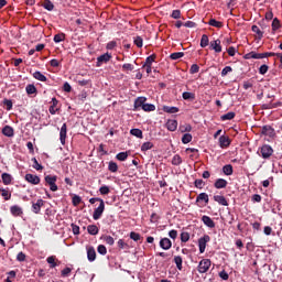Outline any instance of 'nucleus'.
I'll return each mask as SVG.
<instances>
[{
    "instance_id": "nucleus-18",
    "label": "nucleus",
    "mask_w": 282,
    "mask_h": 282,
    "mask_svg": "<svg viewBox=\"0 0 282 282\" xmlns=\"http://www.w3.org/2000/svg\"><path fill=\"white\" fill-rule=\"evenodd\" d=\"M202 221L205 226H207V228H215V221L213 218H210V216H203Z\"/></svg>"
},
{
    "instance_id": "nucleus-48",
    "label": "nucleus",
    "mask_w": 282,
    "mask_h": 282,
    "mask_svg": "<svg viewBox=\"0 0 282 282\" xmlns=\"http://www.w3.org/2000/svg\"><path fill=\"white\" fill-rule=\"evenodd\" d=\"M154 61H155V55H150L147 57L143 66H151L153 65Z\"/></svg>"
},
{
    "instance_id": "nucleus-64",
    "label": "nucleus",
    "mask_w": 282,
    "mask_h": 282,
    "mask_svg": "<svg viewBox=\"0 0 282 282\" xmlns=\"http://www.w3.org/2000/svg\"><path fill=\"white\" fill-rule=\"evenodd\" d=\"M72 274V268L66 267L64 270H62V276H69Z\"/></svg>"
},
{
    "instance_id": "nucleus-10",
    "label": "nucleus",
    "mask_w": 282,
    "mask_h": 282,
    "mask_svg": "<svg viewBox=\"0 0 282 282\" xmlns=\"http://www.w3.org/2000/svg\"><path fill=\"white\" fill-rule=\"evenodd\" d=\"M245 58L247 61H250V58L261 59V58H268V54H261L256 52H250L245 55Z\"/></svg>"
},
{
    "instance_id": "nucleus-56",
    "label": "nucleus",
    "mask_w": 282,
    "mask_h": 282,
    "mask_svg": "<svg viewBox=\"0 0 282 282\" xmlns=\"http://www.w3.org/2000/svg\"><path fill=\"white\" fill-rule=\"evenodd\" d=\"M188 239H191V236L188 235V232H182L181 234V241L183 243H186V241H188Z\"/></svg>"
},
{
    "instance_id": "nucleus-60",
    "label": "nucleus",
    "mask_w": 282,
    "mask_h": 282,
    "mask_svg": "<svg viewBox=\"0 0 282 282\" xmlns=\"http://www.w3.org/2000/svg\"><path fill=\"white\" fill-rule=\"evenodd\" d=\"M122 69L123 72H133L134 67L132 64H123Z\"/></svg>"
},
{
    "instance_id": "nucleus-19",
    "label": "nucleus",
    "mask_w": 282,
    "mask_h": 282,
    "mask_svg": "<svg viewBox=\"0 0 282 282\" xmlns=\"http://www.w3.org/2000/svg\"><path fill=\"white\" fill-rule=\"evenodd\" d=\"M251 30L256 34V39L258 41H261V39H263V31H261V28H259L258 25H252Z\"/></svg>"
},
{
    "instance_id": "nucleus-27",
    "label": "nucleus",
    "mask_w": 282,
    "mask_h": 282,
    "mask_svg": "<svg viewBox=\"0 0 282 282\" xmlns=\"http://www.w3.org/2000/svg\"><path fill=\"white\" fill-rule=\"evenodd\" d=\"M272 33L275 34L276 30L281 28V21L278 18H274L271 24Z\"/></svg>"
},
{
    "instance_id": "nucleus-1",
    "label": "nucleus",
    "mask_w": 282,
    "mask_h": 282,
    "mask_svg": "<svg viewBox=\"0 0 282 282\" xmlns=\"http://www.w3.org/2000/svg\"><path fill=\"white\" fill-rule=\"evenodd\" d=\"M210 259H203L200 260L199 264H198V272L199 274H206V272H208V270H210Z\"/></svg>"
},
{
    "instance_id": "nucleus-7",
    "label": "nucleus",
    "mask_w": 282,
    "mask_h": 282,
    "mask_svg": "<svg viewBox=\"0 0 282 282\" xmlns=\"http://www.w3.org/2000/svg\"><path fill=\"white\" fill-rule=\"evenodd\" d=\"M262 135H268L269 138H274L276 135V132H274V128L271 126H263L261 129Z\"/></svg>"
},
{
    "instance_id": "nucleus-59",
    "label": "nucleus",
    "mask_w": 282,
    "mask_h": 282,
    "mask_svg": "<svg viewBox=\"0 0 282 282\" xmlns=\"http://www.w3.org/2000/svg\"><path fill=\"white\" fill-rule=\"evenodd\" d=\"M230 72H232V67L230 66H226L225 68H223L221 70V76H228V74H230Z\"/></svg>"
},
{
    "instance_id": "nucleus-30",
    "label": "nucleus",
    "mask_w": 282,
    "mask_h": 282,
    "mask_svg": "<svg viewBox=\"0 0 282 282\" xmlns=\"http://www.w3.org/2000/svg\"><path fill=\"white\" fill-rule=\"evenodd\" d=\"M163 111H165V113H177V111H180V108L171 107V106H164Z\"/></svg>"
},
{
    "instance_id": "nucleus-33",
    "label": "nucleus",
    "mask_w": 282,
    "mask_h": 282,
    "mask_svg": "<svg viewBox=\"0 0 282 282\" xmlns=\"http://www.w3.org/2000/svg\"><path fill=\"white\" fill-rule=\"evenodd\" d=\"M182 98L183 100H195V94L194 93H188V91H185L182 94Z\"/></svg>"
},
{
    "instance_id": "nucleus-21",
    "label": "nucleus",
    "mask_w": 282,
    "mask_h": 282,
    "mask_svg": "<svg viewBox=\"0 0 282 282\" xmlns=\"http://www.w3.org/2000/svg\"><path fill=\"white\" fill-rule=\"evenodd\" d=\"M215 188H226V186H228V181L224 180V178H218L216 180V182L214 183Z\"/></svg>"
},
{
    "instance_id": "nucleus-61",
    "label": "nucleus",
    "mask_w": 282,
    "mask_h": 282,
    "mask_svg": "<svg viewBox=\"0 0 282 282\" xmlns=\"http://www.w3.org/2000/svg\"><path fill=\"white\" fill-rule=\"evenodd\" d=\"M134 45H137V47H142V45H143L142 37H140V36L134 37Z\"/></svg>"
},
{
    "instance_id": "nucleus-53",
    "label": "nucleus",
    "mask_w": 282,
    "mask_h": 282,
    "mask_svg": "<svg viewBox=\"0 0 282 282\" xmlns=\"http://www.w3.org/2000/svg\"><path fill=\"white\" fill-rule=\"evenodd\" d=\"M65 39V33H59L54 36V43H61Z\"/></svg>"
},
{
    "instance_id": "nucleus-5",
    "label": "nucleus",
    "mask_w": 282,
    "mask_h": 282,
    "mask_svg": "<svg viewBox=\"0 0 282 282\" xmlns=\"http://www.w3.org/2000/svg\"><path fill=\"white\" fill-rule=\"evenodd\" d=\"M104 213H105V200H101L99 206L95 209V212L93 214V218L95 220H98V219H100V217H102Z\"/></svg>"
},
{
    "instance_id": "nucleus-32",
    "label": "nucleus",
    "mask_w": 282,
    "mask_h": 282,
    "mask_svg": "<svg viewBox=\"0 0 282 282\" xmlns=\"http://www.w3.org/2000/svg\"><path fill=\"white\" fill-rule=\"evenodd\" d=\"M130 134L134 135V138H139L140 140H142L143 135H142V130L134 128L130 130Z\"/></svg>"
},
{
    "instance_id": "nucleus-16",
    "label": "nucleus",
    "mask_w": 282,
    "mask_h": 282,
    "mask_svg": "<svg viewBox=\"0 0 282 282\" xmlns=\"http://www.w3.org/2000/svg\"><path fill=\"white\" fill-rule=\"evenodd\" d=\"M147 102V99L145 97H138L135 100H134V111H138L140 108L143 109L144 105Z\"/></svg>"
},
{
    "instance_id": "nucleus-51",
    "label": "nucleus",
    "mask_w": 282,
    "mask_h": 282,
    "mask_svg": "<svg viewBox=\"0 0 282 282\" xmlns=\"http://www.w3.org/2000/svg\"><path fill=\"white\" fill-rule=\"evenodd\" d=\"M47 263H50V268H56V258L54 256H51L46 259Z\"/></svg>"
},
{
    "instance_id": "nucleus-37",
    "label": "nucleus",
    "mask_w": 282,
    "mask_h": 282,
    "mask_svg": "<svg viewBox=\"0 0 282 282\" xmlns=\"http://www.w3.org/2000/svg\"><path fill=\"white\" fill-rule=\"evenodd\" d=\"M172 164L174 166H180V164H182V156H180V154H175L172 159Z\"/></svg>"
},
{
    "instance_id": "nucleus-11",
    "label": "nucleus",
    "mask_w": 282,
    "mask_h": 282,
    "mask_svg": "<svg viewBox=\"0 0 282 282\" xmlns=\"http://www.w3.org/2000/svg\"><path fill=\"white\" fill-rule=\"evenodd\" d=\"M67 139V123H63L59 131V142L65 145V140Z\"/></svg>"
},
{
    "instance_id": "nucleus-40",
    "label": "nucleus",
    "mask_w": 282,
    "mask_h": 282,
    "mask_svg": "<svg viewBox=\"0 0 282 282\" xmlns=\"http://www.w3.org/2000/svg\"><path fill=\"white\" fill-rule=\"evenodd\" d=\"M235 116H236L235 112H227L220 117V120L223 121L232 120L235 119Z\"/></svg>"
},
{
    "instance_id": "nucleus-4",
    "label": "nucleus",
    "mask_w": 282,
    "mask_h": 282,
    "mask_svg": "<svg viewBox=\"0 0 282 282\" xmlns=\"http://www.w3.org/2000/svg\"><path fill=\"white\" fill-rule=\"evenodd\" d=\"M208 241H210V236L208 235H205L204 237L198 239V248L200 254H204V252H206V243H208Z\"/></svg>"
},
{
    "instance_id": "nucleus-31",
    "label": "nucleus",
    "mask_w": 282,
    "mask_h": 282,
    "mask_svg": "<svg viewBox=\"0 0 282 282\" xmlns=\"http://www.w3.org/2000/svg\"><path fill=\"white\" fill-rule=\"evenodd\" d=\"M33 77L36 79V80H40L41 83H45L47 80V77H45V75H43L41 72H35L33 74Z\"/></svg>"
},
{
    "instance_id": "nucleus-8",
    "label": "nucleus",
    "mask_w": 282,
    "mask_h": 282,
    "mask_svg": "<svg viewBox=\"0 0 282 282\" xmlns=\"http://www.w3.org/2000/svg\"><path fill=\"white\" fill-rule=\"evenodd\" d=\"M24 180L29 182V184H33L34 186H36L37 184H41V177L34 174H26Z\"/></svg>"
},
{
    "instance_id": "nucleus-39",
    "label": "nucleus",
    "mask_w": 282,
    "mask_h": 282,
    "mask_svg": "<svg viewBox=\"0 0 282 282\" xmlns=\"http://www.w3.org/2000/svg\"><path fill=\"white\" fill-rule=\"evenodd\" d=\"M108 170L111 173H118V163H116L113 161L109 162Z\"/></svg>"
},
{
    "instance_id": "nucleus-26",
    "label": "nucleus",
    "mask_w": 282,
    "mask_h": 282,
    "mask_svg": "<svg viewBox=\"0 0 282 282\" xmlns=\"http://www.w3.org/2000/svg\"><path fill=\"white\" fill-rule=\"evenodd\" d=\"M0 195L1 197H3L6 202L10 200V198L12 197V194L10 193V191L6 188H0Z\"/></svg>"
},
{
    "instance_id": "nucleus-34",
    "label": "nucleus",
    "mask_w": 282,
    "mask_h": 282,
    "mask_svg": "<svg viewBox=\"0 0 282 282\" xmlns=\"http://www.w3.org/2000/svg\"><path fill=\"white\" fill-rule=\"evenodd\" d=\"M87 231H88V235H93V236L98 235V226L89 225L87 227Z\"/></svg>"
},
{
    "instance_id": "nucleus-15",
    "label": "nucleus",
    "mask_w": 282,
    "mask_h": 282,
    "mask_svg": "<svg viewBox=\"0 0 282 282\" xmlns=\"http://www.w3.org/2000/svg\"><path fill=\"white\" fill-rule=\"evenodd\" d=\"M10 213L13 217H21L23 215V208L19 205H13L10 207Z\"/></svg>"
},
{
    "instance_id": "nucleus-6",
    "label": "nucleus",
    "mask_w": 282,
    "mask_h": 282,
    "mask_svg": "<svg viewBox=\"0 0 282 282\" xmlns=\"http://www.w3.org/2000/svg\"><path fill=\"white\" fill-rule=\"evenodd\" d=\"M45 206V200L43 199H37L35 203L32 202V213H34L35 215H39V213H41V208H43Z\"/></svg>"
},
{
    "instance_id": "nucleus-49",
    "label": "nucleus",
    "mask_w": 282,
    "mask_h": 282,
    "mask_svg": "<svg viewBox=\"0 0 282 282\" xmlns=\"http://www.w3.org/2000/svg\"><path fill=\"white\" fill-rule=\"evenodd\" d=\"M130 239H132V241H140V239H142V236H140V234L132 231L130 232Z\"/></svg>"
},
{
    "instance_id": "nucleus-23",
    "label": "nucleus",
    "mask_w": 282,
    "mask_h": 282,
    "mask_svg": "<svg viewBox=\"0 0 282 282\" xmlns=\"http://www.w3.org/2000/svg\"><path fill=\"white\" fill-rule=\"evenodd\" d=\"M214 200H216L217 204H219L220 206H228V200L226 199L225 196L215 195V196H214Z\"/></svg>"
},
{
    "instance_id": "nucleus-42",
    "label": "nucleus",
    "mask_w": 282,
    "mask_h": 282,
    "mask_svg": "<svg viewBox=\"0 0 282 282\" xmlns=\"http://www.w3.org/2000/svg\"><path fill=\"white\" fill-rule=\"evenodd\" d=\"M208 43H209L208 35L203 34L200 39V47H208Z\"/></svg>"
},
{
    "instance_id": "nucleus-63",
    "label": "nucleus",
    "mask_w": 282,
    "mask_h": 282,
    "mask_svg": "<svg viewBox=\"0 0 282 282\" xmlns=\"http://www.w3.org/2000/svg\"><path fill=\"white\" fill-rule=\"evenodd\" d=\"M104 239L106 243H108V246H113V243H116V241L113 240V237L111 236H106Z\"/></svg>"
},
{
    "instance_id": "nucleus-50",
    "label": "nucleus",
    "mask_w": 282,
    "mask_h": 282,
    "mask_svg": "<svg viewBox=\"0 0 282 282\" xmlns=\"http://www.w3.org/2000/svg\"><path fill=\"white\" fill-rule=\"evenodd\" d=\"M142 109L143 111H155V105L144 104Z\"/></svg>"
},
{
    "instance_id": "nucleus-58",
    "label": "nucleus",
    "mask_w": 282,
    "mask_h": 282,
    "mask_svg": "<svg viewBox=\"0 0 282 282\" xmlns=\"http://www.w3.org/2000/svg\"><path fill=\"white\" fill-rule=\"evenodd\" d=\"M199 72V66L197 64H193L189 68V74H197Z\"/></svg>"
},
{
    "instance_id": "nucleus-14",
    "label": "nucleus",
    "mask_w": 282,
    "mask_h": 282,
    "mask_svg": "<svg viewBox=\"0 0 282 282\" xmlns=\"http://www.w3.org/2000/svg\"><path fill=\"white\" fill-rule=\"evenodd\" d=\"M173 242L169 238H162L160 240V248H162V250H171Z\"/></svg>"
},
{
    "instance_id": "nucleus-12",
    "label": "nucleus",
    "mask_w": 282,
    "mask_h": 282,
    "mask_svg": "<svg viewBox=\"0 0 282 282\" xmlns=\"http://www.w3.org/2000/svg\"><path fill=\"white\" fill-rule=\"evenodd\" d=\"M209 47H210V50H214V52H216V54H220V52H221V40L212 41Z\"/></svg>"
},
{
    "instance_id": "nucleus-28",
    "label": "nucleus",
    "mask_w": 282,
    "mask_h": 282,
    "mask_svg": "<svg viewBox=\"0 0 282 282\" xmlns=\"http://www.w3.org/2000/svg\"><path fill=\"white\" fill-rule=\"evenodd\" d=\"M208 25H212V28L221 29V28H224V22L217 21L215 19H210L208 22Z\"/></svg>"
},
{
    "instance_id": "nucleus-25",
    "label": "nucleus",
    "mask_w": 282,
    "mask_h": 282,
    "mask_svg": "<svg viewBox=\"0 0 282 282\" xmlns=\"http://www.w3.org/2000/svg\"><path fill=\"white\" fill-rule=\"evenodd\" d=\"M166 128L169 131H175L177 129V120H169L166 122Z\"/></svg>"
},
{
    "instance_id": "nucleus-52",
    "label": "nucleus",
    "mask_w": 282,
    "mask_h": 282,
    "mask_svg": "<svg viewBox=\"0 0 282 282\" xmlns=\"http://www.w3.org/2000/svg\"><path fill=\"white\" fill-rule=\"evenodd\" d=\"M99 193H100V195H109V193H110L109 186H107V185L101 186L99 188Z\"/></svg>"
},
{
    "instance_id": "nucleus-29",
    "label": "nucleus",
    "mask_w": 282,
    "mask_h": 282,
    "mask_svg": "<svg viewBox=\"0 0 282 282\" xmlns=\"http://www.w3.org/2000/svg\"><path fill=\"white\" fill-rule=\"evenodd\" d=\"M42 7L48 12H52V10H54V3H52L50 0H44Z\"/></svg>"
},
{
    "instance_id": "nucleus-62",
    "label": "nucleus",
    "mask_w": 282,
    "mask_h": 282,
    "mask_svg": "<svg viewBox=\"0 0 282 282\" xmlns=\"http://www.w3.org/2000/svg\"><path fill=\"white\" fill-rule=\"evenodd\" d=\"M171 17H172V19H180L182 17V11L174 10V11H172Z\"/></svg>"
},
{
    "instance_id": "nucleus-24",
    "label": "nucleus",
    "mask_w": 282,
    "mask_h": 282,
    "mask_svg": "<svg viewBox=\"0 0 282 282\" xmlns=\"http://www.w3.org/2000/svg\"><path fill=\"white\" fill-rule=\"evenodd\" d=\"M1 177H2V183L4 184V186H10V184H12V175H10L8 173H2Z\"/></svg>"
},
{
    "instance_id": "nucleus-3",
    "label": "nucleus",
    "mask_w": 282,
    "mask_h": 282,
    "mask_svg": "<svg viewBox=\"0 0 282 282\" xmlns=\"http://www.w3.org/2000/svg\"><path fill=\"white\" fill-rule=\"evenodd\" d=\"M56 180H57L56 176H52V175L45 176V182H46V184H48L50 189L53 193H56V191H58V186L56 185Z\"/></svg>"
},
{
    "instance_id": "nucleus-2",
    "label": "nucleus",
    "mask_w": 282,
    "mask_h": 282,
    "mask_svg": "<svg viewBox=\"0 0 282 282\" xmlns=\"http://www.w3.org/2000/svg\"><path fill=\"white\" fill-rule=\"evenodd\" d=\"M260 153L263 160H268L269 158H272V153H274V150L271 145L264 144L260 148Z\"/></svg>"
},
{
    "instance_id": "nucleus-46",
    "label": "nucleus",
    "mask_w": 282,
    "mask_h": 282,
    "mask_svg": "<svg viewBox=\"0 0 282 282\" xmlns=\"http://www.w3.org/2000/svg\"><path fill=\"white\" fill-rule=\"evenodd\" d=\"M32 162H33V169H35V171H43V165H41L39 163V161L36 160V158H33L32 159Z\"/></svg>"
},
{
    "instance_id": "nucleus-38",
    "label": "nucleus",
    "mask_w": 282,
    "mask_h": 282,
    "mask_svg": "<svg viewBox=\"0 0 282 282\" xmlns=\"http://www.w3.org/2000/svg\"><path fill=\"white\" fill-rule=\"evenodd\" d=\"M183 56H184V52H177V53H172L170 55V58L172 61H180V58H183Z\"/></svg>"
},
{
    "instance_id": "nucleus-54",
    "label": "nucleus",
    "mask_w": 282,
    "mask_h": 282,
    "mask_svg": "<svg viewBox=\"0 0 282 282\" xmlns=\"http://www.w3.org/2000/svg\"><path fill=\"white\" fill-rule=\"evenodd\" d=\"M97 252L99 253V254H107V247H105V245H99L98 247H97Z\"/></svg>"
},
{
    "instance_id": "nucleus-20",
    "label": "nucleus",
    "mask_w": 282,
    "mask_h": 282,
    "mask_svg": "<svg viewBox=\"0 0 282 282\" xmlns=\"http://www.w3.org/2000/svg\"><path fill=\"white\" fill-rule=\"evenodd\" d=\"M219 145L221 149H226L227 147H230V138L226 135H221L219 138Z\"/></svg>"
},
{
    "instance_id": "nucleus-9",
    "label": "nucleus",
    "mask_w": 282,
    "mask_h": 282,
    "mask_svg": "<svg viewBox=\"0 0 282 282\" xmlns=\"http://www.w3.org/2000/svg\"><path fill=\"white\" fill-rule=\"evenodd\" d=\"M87 250V259L90 263H94L96 261V249L93 246L86 247Z\"/></svg>"
},
{
    "instance_id": "nucleus-35",
    "label": "nucleus",
    "mask_w": 282,
    "mask_h": 282,
    "mask_svg": "<svg viewBox=\"0 0 282 282\" xmlns=\"http://www.w3.org/2000/svg\"><path fill=\"white\" fill-rule=\"evenodd\" d=\"M196 202H205V204H208L209 199H208V194L206 193H200L197 197H196Z\"/></svg>"
},
{
    "instance_id": "nucleus-43",
    "label": "nucleus",
    "mask_w": 282,
    "mask_h": 282,
    "mask_svg": "<svg viewBox=\"0 0 282 282\" xmlns=\"http://www.w3.org/2000/svg\"><path fill=\"white\" fill-rule=\"evenodd\" d=\"M223 173H225L226 175H232L234 173L232 166L230 164L223 166Z\"/></svg>"
},
{
    "instance_id": "nucleus-22",
    "label": "nucleus",
    "mask_w": 282,
    "mask_h": 282,
    "mask_svg": "<svg viewBox=\"0 0 282 282\" xmlns=\"http://www.w3.org/2000/svg\"><path fill=\"white\" fill-rule=\"evenodd\" d=\"M57 105L58 100L56 98H52V105L48 108V111L52 116H55L56 111H58V108H56Z\"/></svg>"
},
{
    "instance_id": "nucleus-57",
    "label": "nucleus",
    "mask_w": 282,
    "mask_h": 282,
    "mask_svg": "<svg viewBox=\"0 0 282 282\" xmlns=\"http://www.w3.org/2000/svg\"><path fill=\"white\" fill-rule=\"evenodd\" d=\"M80 202H83V198H80V196H78V195L73 196V205L74 206H78V204H80Z\"/></svg>"
},
{
    "instance_id": "nucleus-13",
    "label": "nucleus",
    "mask_w": 282,
    "mask_h": 282,
    "mask_svg": "<svg viewBox=\"0 0 282 282\" xmlns=\"http://www.w3.org/2000/svg\"><path fill=\"white\" fill-rule=\"evenodd\" d=\"M111 61V54L106 53L97 57V67H100L102 63H109Z\"/></svg>"
},
{
    "instance_id": "nucleus-45",
    "label": "nucleus",
    "mask_w": 282,
    "mask_h": 282,
    "mask_svg": "<svg viewBox=\"0 0 282 282\" xmlns=\"http://www.w3.org/2000/svg\"><path fill=\"white\" fill-rule=\"evenodd\" d=\"M174 263L176 264L177 270H182V263H183L182 257L175 256Z\"/></svg>"
},
{
    "instance_id": "nucleus-55",
    "label": "nucleus",
    "mask_w": 282,
    "mask_h": 282,
    "mask_svg": "<svg viewBox=\"0 0 282 282\" xmlns=\"http://www.w3.org/2000/svg\"><path fill=\"white\" fill-rule=\"evenodd\" d=\"M260 30L265 34V32H270V25L265 24V22L260 23Z\"/></svg>"
},
{
    "instance_id": "nucleus-44",
    "label": "nucleus",
    "mask_w": 282,
    "mask_h": 282,
    "mask_svg": "<svg viewBox=\"0 0 282 282\" xmlns=\"http://www.w3.org/2000/svg\"><path fill=\"white\" fill-rule=\"evenodd\" d=\"M192 140H193V135L191 133H185L182 137L183 144H188V142H192Z\"/></svg>"
},
{
    "instance_id": "nucleus-17",
    "label": "nucleus",
    "mask_w": 282,
    "mask_h": 282,
    "mask_svg": "<svg viewBox=\"0 0 282 282\" xmlns=\"http://www.w3.org/2000/svg\"><path fill=\"white\" fill-rule=\"evenodd\" d=\"M2 133L7 137V138H14V128L10 127V126H4L2 128Z\"/></svg>"
},
{
    "instance_id": "nucleus-36",
    "label": "nucleus",
    "mask_w": 282,
    "mask_h": 282,
    "mask_svg": "<svg viewBox=\"0 0 282 282\" xmlns=\"http://www.w3.org/2000/svg\"><path fill=\"white\" fill-rule=\"evenodd\" d=\"M129 158L128 152H120L116 155V159L119 160V162H124Z\"/></svg>"
},
{
    "instance_id": "nucleus-47",
    "label": "nucleus",
    "mask_w": 282,
    "mask_h": 282,
    "mask_svg": "<svg viewBox=\"0 0 282 282\" xmlns=\"http://www.w3.org/2000/svg\"><path fill=\"white\" fill-rule=\"evenodd\" d=\"M25 89H26V94H29V96L32 94H36V86H34L32 84L28 85Z\"/></svg>"
},
{
    "instance_id": "nucleus-41",
    "label": "nucleus",
    "mask_w": 282,
    "mask_h": 282,
    "mask_svg": "<svg viewBox=\"0 0 282 282\" xmlns=\"http://www.w3.org/2000/svg\"><path fill=\"white\" fill-rule=\"evenodd\" d=\"M153 148V143L148 141V142H144L142 145H141V151L145 152V151H151V149Z\"/></svg>"
}]
</instances>
